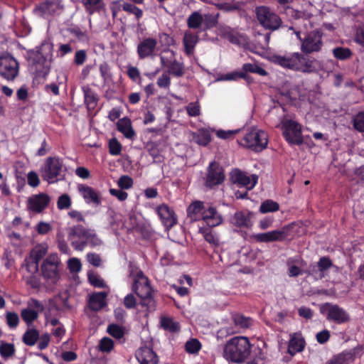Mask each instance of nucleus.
I'll return each instance as SVG.
<instances>
[{
	"instance_id": "cd10ccee",
	"label": "nucleus",
	"mask_w": 364,
	"mask_h": 364,
	"mask_svg": "<svg viewBox=\"0 0 364 364\" xmlns=\"http://www.w3.org/2000/svg\"><path fill=\"white\" fill-rule=\"evenodd\" d=\"M204 203L200 200H196L191 203L187 208V214L191 221L200 220L203 212L206 209Z\"/></svg>"
},
{
	"instance_id": "e2e57ef3",
	"label": "nucleus",
	"mask_w": 364,
	"mask_h": 364,
	"mask_svg": "<svg viewBox=\"0 0 364 364\" xmlns=\"http://www.w3.org/2000/svg\"><path fill=\"white\" fill-rule=\"evenodd\" d=\"M28 184L31 187H37L39 185L40 180L38 174L35 171H30L27 175Z\"/></svg>"
},
{
	"instance_id": "09e8293b",
	"label": "nucleus",
	"mask_w": 364,
	"mask_h": 364,
	"mask_svg": "<svg viewBox=\"0 0 364 364\" xmlns=\"http://www.w3.org/2000/svg\"><path fill=\"white\" fill-rule=\"evenodd\" d=\"M85 9L90 13L100 9L102 6V0H82Z\"/></svg>"
},
{
	"instance_id": "58836bf2",
	"label": "nucleus",
	"mask_w": 364,
	"mask_h": 364,
	"mask_svg": "<svg viewBox=\"0 0 364 364\" xmlns=\"http://www.w3.org/2000/svg\"><path fill=\"white\" fill-rule=\"evenodd\" d=\"M235 326L238 328H247L251 324V319L242 315L236 314L232 317Z\"/></svg>"
},
{
	"instance_id": "6e6552de",
	"label": "nucleus",
	"mask_w": 364,
	"mask_h": 364,
	"mask_svg": "<svg viewBox=\"0 0 364 364\" xmlns=\"http://www.w3.org/2000/svg\"><path fill=\"white\" fill-rule=\"evenodd\" d=\"M255 14L258 22L265 29L276 31L282 23L279 16L268 6H257L255 9Z\"/></svg>"
},
{
	"instance_id": "39448f33",
	"label": "nucleus",
	"mask_w": 364,
	"mask_h": 364,
	"mask_svg": "<svg viewBox=\"0 0 364 364\" xmlns=\"http://www.w3.org/2000/svg\"><path fill=\"white\" fill-rule=\"evenodd\" d=\"M68 237L73 247L80 251L87 245L95 247L101 244L94 230L86 229L80 225L70 228Z\"/></svg>"
},
{
	"instance_id": "393cba45",
	"label": "nucleus",
	"mask_w": 364,
	"mask_h": 364,
	"mask_svg": "<svg viewBox=\"0 0 364 364\" xmlns=\"http://www.w3.org/2000/svg\"><path fill=\"white\" fill-rule=\"evenodd\" d=\"M135 355L139 364L158 363V357L151 348L141 347L136 350Z\"/></svg>"
},
{
	"instance_id": "412c9836",
	"label": "nucleus",
	"mask_w": 364,
	"mask_h": 364,
	"mask_svg": "<svg viewBox=\"0 0 364 364\" xmlns=\"http://www.w3.org/2000/svg\"><path fill=\"white\" fill-rule=\"evenodd\" d=\"M201 220L205 223L207 228H215L220 225L223 219L215 207L208 206L203 212Z\"/></svg>"
},
{
	"instance_id": "e433bc0d",
	"label": "nucleus",
	"mask_w": 364,
	"mask_h": 364,
	"mask_svg": "<svg viewBox=\"0 0 364 364\" xmlns=\"http://www.w3.org/2000/svg\"><path fill=\"white\" fill-rule=\"evenodd\" d=\"M194 139L199 145L206 146L211 140L210 134L207 129H199L197 134L194 136Z\"/></svg>"
},
{
	"instance_id": "f257e3e1",
	"label": "nucleus",
	"mask_w": 364,
	"mask_h": 364,
	"mask_svg": "<svg viewBox=\"0 0 364 364\" xmlns=\"http://www.w3.org/2000/svg\"><path fill=\"white\" fill-rule=\"evenodd\" d=\"M269 60L284 68L302 73H318L323 68L321 61L299 52L285 55L274 54L269 57Z\"/></svg>"
},
{
	"instance_id": "f8f14e48",
	"label": "nucleus",
	"mask_w": 364,
	"mask_h": 364,
	"mask_svg": "<svg viewBox=\"0 0 364 364\" xmlns=\"http://www.w3.org/2000/svg\"><path fill=\"white\" fill-rule=\"evenodd\" d=\"M282 125L284 136L289 144H302L301 127L299 123L292 119H284Z\"/></svg>"
},
{
	"instance_id": "1a4fd4ad",
	"label": "nucleus",
	"mask_w": 364,
	"mask_h": 364,
	"mask_svg": "<svg viewBox=\"0 0 364 364\" xmlns=\"http://www.w3.org/2000/svg\"><path fill=\"white\" fill-rule=\"evenodd\" d=\"M268 143L267 134L263 130L254 128L245 134L242 145L256 151H260L267 147Z\"/></svg>"
},
{
	"instance_id": "de8ad7c7",
	"label": "nucleus",
	"mask_w": 364,
	"mask_h": 364,
	"mask_svg": "<svg viewBox=\"0 0 364 364\" xmlns=\"http://www.w3.org/2000/svg\"><path fill=\"white\" fill-rule=\"evenodd\" d=\"M352 358L351 353H341L334 356L325 364H347L348 360Z\"/></svg>"
},
{
	"instance_id": "0e129e2a",
	"label": "nucleus",
	"mask_w": 364,
	"mask_h": 364,
	"mask_svg": "<svg viewBox=\"0 0 364 364\" xmlns=\"http://www.w3.org/2000/svg\"><path fill=\"white\" fill-rule=\"evenodd\" d=\"M87 58V53L85 50H80L75 53L74 62L77 65H82Z\"/></svg>"
},
{
	"instance_id": "b1692460",
	"label": "nucleus",
	"mask_w": 364,
	"mask_h": 364,
	"mask_svg": "<svg viewBox=\"0 0 364 364\" xmlns=\"http://www.w3.org/2000/svg\"><path fill=\"white\" fill-rule=\"evenodd\" d=\"M224 180V174L222 168L215 162H211L208 167V173L206 178V185L212 187L218 185Z\"/></svg>"
},
{
	"instance_id": "423d86ee",
	"label": "nucleus",
	"mask_w": 364,
	"mask_h": 364,
	"mask_svg": "<svg viewBox=\"0 0 364 364\" xmlns=\"http://www.w3.org/2000/svg\"><path fill=\"white\" fill-rule=\"evenodd\" d=\"M66 168L63 159L50 156L46 159L41 169V177L48 183H55L64 179Z\"/></svg>"
},
{
	"instance_id": "c756f323",
	"label": "nucleus",
	"mask_w": 364,
	"mask_h": 364,
	"mask_svg": "<svg viewBox=\"0 0 364 364\" xmlns=\"http://www.w3.org/2000/svg\"><path fill=\"white\" fill-rule=\"evenodd\" d=\"M198 41V36L197 34H194L191 31H185L183 43L185 52L188 55H191L193 53L195 46Z\"/></svg>"
},
{
	"instance_id": "bb28decb",
	"label": "nucleus",
	"mask_w": 364,
	"mask_h": 364,
	"mask_svg": "<svg viewBox=\"0 0 364 364\" xmlns=\"http://www.w3.org/2000/svg\"><path fill=\"white\" fill-rule=\"evenodd\" d=\"M252 213L245 211H237L236 212L231 219V223L239 228H249L252 226Z\"/></svg>"
},
{
	"instance_id": "c03bdc74",
	"label": "nucleus",
	"mask_w": 364,
	"mask_h": 364,
	"mask_svg": "<svg viewBox=\"0 0 364 364\" xmlns=\"http://www.w3.org/2000/svg\"><path fill=\"white\" fill-rule=\"evenodd\" d=\"M15 353L14 346L11 343H7L3 341L0 343V354L4 358H8Z\"/></svg>"
},
{
	"instance_id": "0eeeda50",
	"label": "nucleus",
	"mask_w": 364,
	"mask_h": 364,
	"mask_svg": "<svg viewBox=\"0 0 364 364\" xmlns=\"http://www.w3.org/2000/svg\"><path fill=\"white\" fill-rule=\"evenodd\" d=\"M61 262L57 254L49 255L41 266V272L46 284L53 288L60 278Z\"/></svg>"
},
{
	"instance_id": "7ed1b4c3",
	"label": "nucleus",
	"mask_w": 364,
	"mask_h": 364,
	"mask_svg": "<svg viewBox=\"0 0 364 364\" xmlns=\"http://www.w3.org/2000/svg\"><path fill=\"white\" fill-rule=\"evenodd\" d=\"M129 276L133 280L132 289L140 298L141 304L149 309H154L153 290L148 278L137 268H132Z\"/></svg>"
},
{
	"instance_id": "3c124183",
	"label": "nucleus",
	"mask_w": 364,
	"mask_h": 364,
	"mask_svg": "<svg viewBox=\"0 0 364 364\" xmlns=\"http://www.w3.org/2000/svg\"><path fill=\"white\" fill-rule=\"evenodd\" d=\"M114 347L113 341L107 337H105L102 338L99 343V349L102 352L109 353L110 352Z\"/></svg>"
},
{
	"instance_id": "2eb2a0df",
	"label": "nucleus",
	"mask_w": 364,
	"mask_h": 364,
	"mask_svg": "<svg viewBox=\"0 0 364 364\" xmlns=\"http://www.w3.org/2000/svg\"><path fill=\"white\" fill-rule=\"evenodd\" d=\"M167 53L169 54L168 57L161 56L162 66L167 68V71L169 74L176 77L182 76L184 74L183 64L175 59L173 51H168Z\"/></svg>"
},
{
	"instance_id": "2f4dec72",
	"label": "nucleus",
	"mask_w": 364,
	"mask_h": 364,
	"mask_svg": "<svg viewBox=\"0 0 364 364\" xmlns=\"http://www.w3.org/2000/svg\"><path fill=\"white\" fill-rule=\"evenodd\" d=\"M47 252L48 246L46 244H39L35 246L30 254V257L35 259L32 264V270L38 269V262L46 255Z\"/></svg>"
},
{
	"instance_id": "c9c22d12",
	"label": "nucleus",
	"mask_w": 364,
	"mask_h": 364,
	"mask_svg": "<svg viewBox=\"0 0 364 364\" xmlns=\"http://www.w3.org/2000/svg\"><path fill=\"white\" fill-rule=\"evenodd\" d=\"M203 21V16L198 11H194L187 18L189 28L196 29L200 27Z\"/></svg>"
},
{
	"instance_id": "4c0bfd02",
	"label": "nucleus",
	"mask_w": 364,
	"mask_h": 364,
	"mask_svg": "<svg viewBox=\"0 0 364 364\" xmlns=\"http://www.w3.org/2000/svg\"><path fill=\"white\" fill-rule=\"evenodd\" d=\"M242 73H257L261 76L267 75V72L255 63H245L242 68Z\"/></svg>"
},
{
	"instance_id": "a878e982",
	"label": "nucleus",
	"mask_w": 364,
	"mask_h": 364,
	"mask_svg": "<svg viewBox=\"0 0 364 364\" xmlns=\"http://www.w3.org/2000/svg\"><path fill=\"white\" fill-rule=\"evenodd\" d=\"M122 9L124 11L133 14L137 18L142 16V11L135 6L134 5L129 3L123 2L122 0L115 1L112 3L111 10L113 16L117 15V13Z\"/></svg>"
},
{
	"instance_id": "774afa93",
	"label": "nucleus",
	"mask_w": 364,
	"mask_h": 364,
	"mask_svg": "<svg viewBox=\"0 0 364 364\" xmlns=\"http://www.w3.org/2000/svg\"><path fill=\"white\" fill-rule=\"evenodd\" d=\"M109 193L112 196L117 198L120 201L125 200L128 197L127 193L123 191L122 189L111 188L109 189Z\"/></svg>"
},
{
	"instance_id": "f03ea898",
	"label": "nucleus",
	"mask_w": 364,
	"mask_h": 364,
	"mask_svg": "<svg viewBox=\"0 0 364 364\" xmlns=\"http://www.w3.org/2000/svg\"><path fill=\"white\" fill-rule=\"evenodd\" d=\"M53 44L45 40L41 46L28 52V61L36 77L45 80L50 70Z\"/></svg>"
},
{
	"instance_id": "dca6fc26",
	"label": "nucleus",
	"mask_w": 364,
	"mask_h": 364,
	"mask_svg": "<svg viewBox=\"0 0 364 364\" xmlns=\"http://www.w3.org/2000/svg\"><path fill=\"white\" fill-rule=\"evenodd\" d=\"M232 178L235 183L246 188L247 190L252 189L257 183L258 176L255 174H249L240 170H235L232 174Z\"/></svg>"
},
{
	"instance_id": "20e7f679",
	"label": "nucleus",
	"mask_w": 364,
	"mask_h": 364,
	"mask_svg": "<svg viewBox=\"0 0 364 364\" xmlns=\"http://www.w3.org/2000/svg\"><path fill=\"white\" fill-rule=\"evenodd\" d=\"M250 353L249 340L245 336H236L229 340L223 348V357L235 363H242Z\"/></svg>"
},
{
	"instance_id": "f3484780",
	"label": "nucleus",
	"mask_w": 364,
	"mask_h": 364,
	"mask_svg": "<svg viewBox=\"0 0 364 364\" xmlns=\"http://www.w3.org/2000/svg\"><path fill=\"white\" fill-rule=\"evenodd\" d=\"M287 228L284 227L282 230H274L264 233H258L253 235L254 239L259 242H271L282 241L287 236Z\"/></svg>"
},
{
	"instance_id": "69168bd1",
	"label": "nucleus",
	"mask_w": 364,
	"mask_h": 364,
	"mask_svg": "<svg viewBox=\"0 0 364 364\" xmlns=\"http://www.w3.org/2000/svg\"><path fill=\"white\" fill-rule=\"evenodd\" d=\"M100 72L102 77L104 79L105 82L111 79L109 68L106 63H104L100 65Z\"/></svg>"
},
{
	"instance_id": "4d7b16f0",
	"label": "nucleus",
	"mask_w": 364,
	"mask_h": 364,
	"mask_svg": "<svg viewBox=\"0 0 364 364\" xmlns=\"http://www.w3.org/2000/svg\"><path fill=\"white\" fill-rule=\"evenodd\" d=\"M6 323L11 328H16L19 322V318L17 314L14 312H7L6 314Z\"/></svg>"
},
{
	"instance_id": "9b49d317",
	"label": "nucleus",
	"mask_w": 364,
	"mask_h": 364,
	"mask_svg": "<svg viewBox=\"0 0 364 364\" xmlns=\"http://www.w3.org/2000/svg\"><path fill=\"white\" fill-rule=\"evenodd\" d=\"M321 312L326 315L327 320L337 324L345 323L350 319L348 313L336 304H325L321 307Z\"/></svg>"
},
{
	"instance_id": "37998d69",
	"label": "nucleus",
	"mask_w": 364,
	"mask_h": 364,
	"mask_svg": "<svg viewBox=\"0 0 364 364\" xmlns=\"http://www.w3.org/2000/svg\"><path fill=\"white\" fill-rule=\"evenodd\" d=\"M82 90L84 92L85 101L88 107H95L97 102V98L94 92L92 91L90 88L87 87H82Z\"/></svg>"
},
{
	"instance_id": "864d4df0",
	"label": "nucleus",
	"mask_w": 364,
	"mask_h": 364,
	"mask_svg": "<svg viewBox=\"0 0 364 364\" xmlns=\"http://www.w3.org/2000/svg\"><path fill=\"white\" fill-rule=\"evenodd\" d=\"M200 348V343L197 339H191L186 343V350L189 353H196Z\"/></svg>"
},
{
	"instance_id": "5701e85b",
	"label": "nucleus",
	"mask_w": 364,
	"mask_h": 364,
	"mask_svg": "<svg viewBox=\"0 0 364 364\" xmlns=\"http://www.w3.org/2000/svg\"><path fill=\"white\" fill-rule=\"evenodd\" d=\"M332 266L331 261L326 257H321L317 265H311L309 274L315 279H321L326 274V271Z\"/></svg>"
},
{
	"instance_id": "052dcab7",
	"label": "nucleus",
	"mask_w": 364,
	"mask_h": 364,
	"mask_svg": "<svg viewBox=\"0 0 364 364\" xmlns=\"http://www.w3.org/2000/svg\"><path fill=\"white\" fill-rule=\"evenodd\" d=\"M186 109L191 117H196L200 114V105L198 102H191L189 103Z\"/></svg>"
},
{
	"instance_id": "7c9ffc66",
	"label": "nucleus",
	"mask_w": 364,
	"mask_h": 364,
	"mask_svg": "<svg viewBox=\"0 0 364 364\" xmlns=\"http://www.w3.org/2000/svg\"><path fill=\"white\" fill-rule=\"evenodd\" d=\"M106 292L102 291L92 295L89 300V307L93 311H99L106 305Z\"/></svg>"
},
{
	"instance_id": "603ef678",
	"label": "nucleus",
	"mask_w": 364,
	"mask_h": 364,
	"mask_svg": "<svg viewBox=\"0 0 364 364\" xmlns=\"http://www.w3.org/2000/svg\"><path fill=\"white\" fill-rule=\"evenodd\" d=\"M122 151V145L116 138H113L109 141V151L112 156H118Z\"/></svg>"
},
{
	"instance_id": "473e14b6",
	"label": "nucleus",
	"mask_w": 364,
	"mask_h": 364,
	"mask_svg": "<svg viewBox=\"0 0 364 364\" xmlns=\"http://www.w3.org/2000/svg\"><path fill=\"white\" fill-rule=\"evenodd\" d=\"M304 347V341L299 335L294 334L290 339L288 346V352L294 355L296 353L303 350Z\"/></svg>"
},
{
	"instance_id": "8fccbe9b",
	"label": "nucleus",
	"mask_w": 364,
	"mask_h": 364,
	"mask_svg": "<svg viewBox=\"0 0 364 364\" xmlns=\"http://www.w3.org/2000/svg\"><path fill=\"white\" fill-rule=\"evenodd\" d=\"M353 124L357 131L364 132V112H360L353 117Z\"/></svg>"
},
{
	"instance_id": "f704fd0d",
	"label": "nucleus",
	"mask_w": 364,
	"mask_h": 364,
	"mask_svg": "<svg viewBox=\"0 0 364 364\" xmlns=\"http://www.w3.org/2000/svg\"><path fill=\"white\" fill-rule=\"evenodd\" d=\"M301 261V259L299 257H291L287 260L288 275L289 277H294L301 274V269L298 267Z\"/></svg>"
},
{
	"instance_id": "a211bd4d",
	"label": "nucleus",
	"mask_w": 364,
	"mask_h": 364,
	"mask_svg": "<svg viewBox=\"0 0 364 364\" xmlns=\"http://www.w3.org/2000/svg\"><path fill=\"white\" fill-rule=\"evenodd\" d=\"M50 200V197L46 193L33 195L28 199V209L39 213L48 205Z\"/></svg>"
},
{
	"instance_id": "a19ab883",
	"label": "nucleus",
	"mask_w": 364,
	"mask_h": 364,
	"mask_svg": "<svg viewBox=\"0 0 364 364\" xmlns=\"http://www.w3.org/2000/svg\"><path fill=\"white\" fill-rule=\"evenodd\" d=\"M23 320L28 324H31L34 321L38 316V314L36 311L32 310L31 308L23 309L21 313Z\"/></svg>"
},
{
	"instance_id": "bf43d9fd",
	"label": "nucleus",
	"mask_w": 364,
	"mask_h": 364,
	"mask_svg": "<svg viewBox=\"0 0 364 364\" xmlns=\"http://www.w3.org/2000/svg\"><path fill=\"white\" fill-rule=\"evenodd\" d=\"M88 279L90 283L95 287L102 288L105 287L103 279L95 274L90 273L88 274Z\"/></svg>"
},
{
	"instance_id": "13d9d810",
	"label": "nucleus",
	"mask_w": 364,
	"mask_h": 364,
	"mask_svg": "<svg viewBox=\"0 0 364 364\" xmlns=\"http://www.w3.org/2000/svg\"><path fill=\"white\" fill-rule=\"evenodd\" d=\"M117 185L121 189H129L132 187L133 181L128 176H122L119 178Z\"/></svg>"
},
{
	"instance_id": "aec40b11",
	"label": "nucleus",
	"mask_w": 364,
	"mask_h": 364,
	"mask_svg": "<svg viewBox=\"0 0 364 364\" xmlns=\"http://www.w3.org/2000/svg\"><path fill=\"white\" fill-rule=\"evenodd\" d=\"M156 213L166 228H171L176 224L177 219L175 213L167 205L162 204L157 207Z\"/></svg>"
},
{
	"instance_id": "49530a36",
	"label": "nucleus",
	"mask_w": 364,
	"mask_h": 364,
	"mask_svg": "<svg viewBox=\"0 0 364 364\" xmlns=\"http://www.w3.org/2000/svg\"><path fill=\"white\" fill-rule=\"evenodd\" d=\"M161 325L165 330L171 332H176L179 330V326L177 323L174 322L171 318L163 317L161 319Z\"/></svg>"
},
{
	"instance_id": "9d476101",
	"label": "nucleus",
	"mask_w": 364,
	"mask_h": 364,
	"mask_svg": "<svg viewBox=\"0 0 364 364\" xmlns=\"http://www.w3.org/2000/svg\"><path fill=\"white\" fill-rule=\"evenodd\" d=\"M19 63L9 53L0 55V75L8 81H13L18 75Z\"/></svg>"
},
{
	"instance_id": "6ab92c4d",
	"label": "nucleus",
	"mask_w": 364,
	"mask_h": 364,
	"mask_svg": "<svg viewBox=\"0 0 364 364\" xmlns=\"http://www.w3.org/2000/svg\"><path fill=\"white\" fill-rule=\"evenodd\" d=\"M157 41L153 38H146L137 46V53L141 59L154 57L156 49Z\"/></svg>"
},
{
	"instance_id": "338daca9",
	"label": "nucleus",
	"mask_w": 364,
	"mask_h": 364,
	"mask_svg": "<svg viewBox=\"0 0 364 364\" xmlns=\"http://www.w3.org/2000/svg\"><path fill=\"white\" fill-rule=\"evenodd\" d=\"M237 132H238L237 129H236V130H228V131L218 130L216 132V135L219 138H220V139H230V138L233 137V136L235 134H236Z\"/></svg>"
},
{
	"instance_id": "ea45409f",
	"label": "nucleus",
	"mask_w": 364,
	"mask_h": 364,
	"mask_svg": "<svg viewBox=\"0 0 364 364\" xmlns=\"http://www.w3.org/2000/svg\"><path fill=\"white\" fill-rule=\"evenodd\" d=\"M279 208V205L277 202H274L272 200H267L261 204L259 207V211L262 213H267L269 212L277 211Z\"/></svg>"
},
{
	"instance_id": "ddd939ff",
	"label": "nucleus",
	"mask_w": 364,
	"mask_h": 364,
	"mask_svg": "<svg viewBox=\"0 0 364 364\" xmlns=\"http://www.w3.org/2000/svg\"><path fill=\"white\" fill-rule=\"evenodd\" d=\"M323 33L318 30L309 32L301 41V50L306 54L318 52L323 46Z\"/></svg>"
},
{
	"instance_id": "680f3d73",
	"label": "nucleus",
	"mask_w": 364,
	"mask_h": 364,
	"mask_svg": "<svg viewBox=\"0 0 364 364\" xmlns=\"http://www.w3.org/2000/svg\"><path fill=\"white\" fill-rule=\"evenodd\" d=\"M68 266L71 272H79L81 270V263L80 259L73 257L68 260Z\"/></svg>"
},
{
	"instance_id": "4be33fe9",
	"label": "nucleus",
	"mask_w": 364,
	"mask_h": 364,
	"mask_svg": "<svg viewBox=\"0 0 364 364\" xmlns=\"http://www.w3.org/2000/svg\"><path fill=\"white\" fill-rule=\"evenodd\" d=\"M77 190L81 196L87 204L98 205L101 203L100 193L93 188L84 184H79Z\"/></svg>"
},
{
	"instance_id": "72a5a7b5",
	"label": "nucleus",
	"mask_w": 364,
	"mask_h": 364,
	"mask_svg": "<svg viewBox=\"0 0 364 364\" xmlns=\"http://www.w3.org/2000/svg\"><path fill=\"white\" fill-rule=\"evenodd\" d=\"M212 228L200 227L198 232L200 233L205 240L213 246L219 245V238L212 230Z\"/></svg>"
},
{
	"instance_id": "79ce46f5",
	"label": "nucleus",
	"mask_w": 364,
	"mask_h": 364,
	"mask_svg": "<svg viewBox=\"0 0 364 364\" xmlns=\"http://www.w3.org/2000/svg\"><path fill=\"white\" fill-rule=\"evenodd\" d=\"M39 337L36 329H29L23 335V342L28 346H33Z\"/></svg>"
},
{
	"instance_id": "6e6d98bb",
	"label": "nucleus",
	"mask_w": 364,
	"mask_h": 364,
	"mask_svg": "<svg viewBox=\"0 0 364 364\" xmlns=\"http://www.w3.org/2000/svg\"><path fill=\"white\" fill-rule=\"evenodd\" d=\"M107 332L117 339H120L124 336V331L122 328L115 324L109 325L107 327Z\"/></svg>"
},
{
	"instance_id": "5fc2aeb1",
	"label": "nucleus",
	"mask_w": 364,
	"mask_h": 364,
	"mask_svg": "<svg viewBox=\"0 0 364 364\" xmlns=\"http://www.w3.org/2000/svg\"><path fill=\"white\" fill-rule=\"evenodd\" d=\"M71 205V199L68 194L60 196L57 202L58 208L60 210L68 209Z\"/></svg>"
},
{
	"instance_id": "a18cd8bd",
	"label": "nucleus",
	"mask_w": 364,
	"mask_h": 364,
	"mask_svg": "<svg viewBox=\"0 0 364 364\" xmlns=\"http://www.w3.org/2000/svg\"><path fill=\"white\" fill-rule=\"evenodd\" d=\"M333 54L336 58L343 60L349 58L352 53L349 48L337 47L333 50Z\"/></svg>"
},
{
	"instance_id": "c85d7f7f",
	"label": "nucleus",
	"mask_w": 364,
	"mask_h": 364,
	"mask_svg": "<svg viewBox=\"0 0 364 364\" xmlns=\"http://www.w3.org/2000/svg\"><path fill=\"white\" fill-rule=\"evenodd\" d=\"M117 128L127 139H132L136 136L132 122L128 117L119 119L117 123Z\"/></svg>"
},
{
	"instance_id": "4468645a",
	"label": "nucleus",
	"mask_w": 364,
	"mask_h": 364,
	"mask_svg": "<svg viewBox=\"0 0 364 364\" xmlns=\"http://www.w3.org/2000/svg\"><path fill=\"white\" fill-rule=\"evenodd\" d=\"M63 9V5L60 0H46L37 6L33 12L36 16L43 18L48 16L60 12Z\"/></svg>"
}]
</instances>
